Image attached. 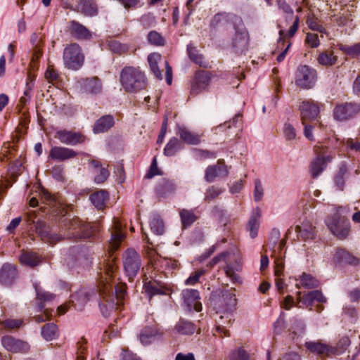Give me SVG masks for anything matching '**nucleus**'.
<instances>
[{"label":"nucleus","mask_w":360,"mask_h":360,"mask_svg":"<svg viewBox=\"0 0 360 360\" xmlns=\"http://www.w3.org/2000/svg\"><path fill=\"white\" fill-rule=\"evenodd\" d=\"M105 271V277L101 278L98 291L101 300L99 304L100 309L104 316H108L112 311L117 309L118 306L122 304L125 289L123 286L116 288L115 285L110 283L113 272L112 267L108 266Z\"/></svg>","instance_id":"1"},{"label":"nucleus","mask_w":360,"mask_h":360,"mask_svg":"<svg viewBox=\"0 0 360 360\" xmlns=\"http://www.w3.org/2000/svg\"><path fill=\"white\" fill-rule=\"evenodd\" d=\"M64 237L70 238H87L93 236L94 227L88 223L83 222L77 217H63L60 220Z\"/></svg>","instance_id":"2"},{"label":"nucleus","mask_w":360,"mask_h":360,"mask_svg":"<svg viewBox=\"0 0 360 360\" xmlns=\"http://www.w3.org/2000/svg\"><path fill=\"white\" fill-rule=\"evenodd\" d=\"M120 82L127 92H136L145 88L146 79L139 68L124 67L120 72Z\"/></svg>","instance_id":"3"},{"label":"nucleus","mask_w":360,"mask_h":360,"mask_svg":"<svg viewBox=\"0 0 360 360\" xmlns=\"http://www.w3.org/2000/svg\"><path fill=\"white\" fill-rule=\"evenodd\" d=\"M30 41L32 44V53L27 72V89L24 91V96H27L28 92L34 87V75L32 73V71L37 69V60L42 55V37L34 32L31 35Z\"/></svg>","instance_id":"4"},{"label":"nucleus","mask_w":360,"mask_h":360,"mask_svg":"<svg viewBox=\"0 0 360 360\" xmlns=\"http://www.w3.org/2000/svg\"><path fill=\"white\" fill-rule=\"evenodd\" d=\"M326 224L331 233L338 239H345L350 233L349 220L337 212L327 217Z\"/></svg>","instance_id":"5"},{"label":"nucleus","mask_w":360,"mask_h":360,"mask_svg":"<svg viewBox=\"0 0 360 360\" xmlns=\"http://www.w3.org/2000/svg\"><path fill=\"white\" fill-rule=\"evenodd\" d=\"M84 61V56L81 47L77 44H71L66 46L63 51V62L65 68L77 70L82 68Z\"/></svg>","instance_id":"6"},{"label":"nucleus","mask_w":360,"mask_h":360,"mask_svg":"<svg viewBox=\"0 0 360 360\" xmlns=\"http://www.w3.org/2000/svg\"><path fill=\"white\" fill-rule=\"evenodd\" d=\"M122 258L124 271L129 279H133L140 270L141 257L134 249H128L123 254Z\"/></svg>","instance_id":"7"},{"label":"nucleus","mask_w":360,"mask_h":360,"mask_svg":"<svg viewBox=\"0 0 360 360\" xmlns=\"http://www.w3.org/2000/svg\"><path fill=\"white\" fill-rule=\"evenodd\" d=\"M316 72L308 65H300L295 72V82L301 89H311L316 82Z\"/></svg>","instance_id":"8"},{"label":"nucleus","mask_w":360,"mask_h":360,"mask_svg":"<svg viewBox=\"0 0 360 360\" xmlns=\"http://www.w3.org/2000/svg\"><path fill=\"white\" fill-rule=\"evenodd\" d=\"M360 112V105L355 103H345L335 106L333 116L336 120L346 121Z\"/></svg>","instance_id":"9"},{"label":"nucleus","mask_w":360,"mask_h":360,"mask_svg":"<svg viewBox=\"0 0 360 360\" xmlns=\"http://www.w3.org/2000/svg\"><path fill=\"white\" fill-rule=\"evenodd\" d=\"M285 241L281 240L278 247L279 251L277 252L276 250L273 251V256L275 257V275L277 277L276 279V286L281 293H283V290L285 287L284 281L280 278L284 269V262L282 257V249L285 247Z\"/></svg>","instance_id":"10"},{"label":"nucleus","mask_w":360,"mask_h":360,"mask_svg":"<svg viewBox=\"0 0 360 360\" xmlns=\"http://www.w3.org/2000/svg\"><path fill=\"white\" fill-rule=\"evenodd\" d=\"M211 79V74L204 70L197 71L191 82L190 94L191 96H196L205 90L209 86Z\"/></svg>","instance_id":"11"},{"label":"nucleus","mask_w":360,"mask_h":360,"mask_svg":"<svg viewBox=\"0 0 360 360\" xmlns=\"http://www.w3.org/2000/svg\"><path fill=\"white\" fill-rule=\"evenodd\" d=\"M184 303L188 311H195L199 312L202 310V306L200 302L199 292L195 289H184L181 292Z\"/></svg>","instance_id":"12"},{"label":"nucleus","mask_w":360,"mask_h":360,"mask_svg":"<svg viewBox=\"0 0 360 360\" xmlns=\"http://www.w3.org/2000/svg\"><path fill=\"white\" fill-rule=\"evenodd\" d=\"M300 115L302 124L307 121L317 119L319 115V105L313 101H304L300 105Z\"/></svg>","instance_id":"13"},{"label":"nucleus","mask_w":360,"mask_h":360,"mask_svg":"<svg viewBox=\"0 0 360 360\" xmlns=\"http://www.w3.org/2000/svg\"><path fill=\"white\" fill-rule=\"evenodd\" d=\"M18 278L15 266L9 263H5L0 269V283L4 286L13 284Z\"/></svg>","instance_id":"14"},{"label":"nucleus","mask_w":360,"mask_h":360,"mask_svg":"<svg viewBox=\"0 0 360 360\" xmlns=\"http://www.w3.org/2000/svg\"><path fill=\"white\" fill-rule=\"evenodd\" d=\"M55 138L58 139L62 143L71 146L83 143L85 139L84 136L81 133L66 130L58 131Z\"/></svg>","instance_id":"15"},{"label":"nucleus","mask_w":360,"mask_h":360,"mask_svg":"<svg viewBox=\"0 0 360 360\" xmlns=\"http://www.w3.org/2000/svg\"><path fill=\"white\" fill-rule=\"evenodd\" d=\"M228 170L224 160H219L217 165L208 166L205 170V179L207 182H212L217 177H225L228 175Z\"/></svg>","instance_id":"16"},{"label":"nucleus","mask_w":360,"mask_h":360,"mask_svg":"<svg viewBox=\"0 0 360 360\" xmlns=\"http://www.w3.org/2000/svg\"><path fill=\"white\" fill-rule=\"evenodd\" d=\"M21 134L19 130L15 132V135H13L12 141L4 143L0 155L6 158H12L15 157V153L18 151V143L20 140Z\"/></svg>","instance_id":"17"},{"label":"nucleus","mask_w":360,"mask_h":360,"mask_svg":"<svg viewBox=\"0 0 360 360\" xmlns=\"http://www.w3.org/2000/svg\"><path fill=\"white\" fill-rule=\"evenodd\" d=\"M93 296H96V293L94 291L79 290L70 296V302L72 304L75 309L80 311Z\"/></svg>","instance_id":"18"},{"label":"nucleus","mask_w":360,"mask_h":360,"mask_svg":"<svg viewBox=\"0 0 360 360\" xmlns=\"http://www.w3.org/2000/svg\"><path fill=\"white\" fill-rule=\"evenodd\" d=\"M77 153L72 149L65 147H53L49 153V157L57 161H64L75 158Z\"/></svg>","instance_id":"19"},{"label":"nucleus","mask_w":360,"mask_h":360,"mask_svg":"<svg viewBox=\"0 0 360 360\" xmlns=\"http://www.w3.org/2000/svg\"><path fill=\"white\" fill-rule=\"evenodd\" d=\"M79 83L86 93L97 94L102 91L101 82L97 77L82 79Z\"/></svg>","instance_id":"20"},{"label":"nucleus","mask_w":360,"mask_h":360,"mask_svg":"<svg viewBox=\"0 0 360 360\" xmlns=\"http://www.w3.org/2000/svg\"><path fill=\"white\" fill-rule=\"evenodd\" d=\"M297 300L299 302H302L305 306L308 307L312 304L314 301L318 302H326V298L323 295L322 292L319 290H313L304 295L301 297V292H297Z\"/></svg>","instance_id":"21"},{"label":"nucleus","mask_w":360,"mask_h":360,"mask_svg":"<svg viewBox=\"0 0 360 360\" xmlns=\"http://www.w3.org/2000/svg\"><path fill=\"white\" fill-rule=\"evenodd\" d=\"M176 134L187 144L197 145L200 143V136L184 126H177Z\"/></svg>","instance_id":"22"},{"label":"nucleus","mask_w":360,"mask_h":360,"mask_svg":"<svg viewBox=\"0 0 360 360\" xmlns=\"http://www.w3.org/2000/svg\"><path fill=\"white\" fill-rule=\"evenodd\" d=\"M75 11L86 16H95L98 14L94 0H78Z\"/></svg>","instance_id":"23"},{"label":"nucleus","mask_w":360,"mask_h":360,"mask_svg":"<svg viewBox=\"0 0 360 360\" xmlns=\"http://www.w3.org/2000/svg\"><path fill=\"white\" fill-rule=\"evenodd\" d=\"M333 158L330 155L326 157L318 156L310 165V173L313 178L318 177L326 167L327 162H330Z\"/></svg>","instance_id":"24"},{"label":"nucleus","mask_w":360,"mask_h":360,"mask_svg":"<svg viewBox=\"0 0 360 360\" xmlns=\"http://www.w3.org/2000/svg\"><path fill=\"white\" fill-rule=\"evenodd\" d=\"M70 29L71 34L77 39H90L91 37V32L77 21L70 22Z\"/></svg>","instance_id":"25"},{"label":"nucleus","mask_w":360,"mask_h":360,"mask_svg":"<svg viewBox=\"0 0 360 360\" xmlns=\"http://www.w3.org/2000/svg\"><path fill=\"white\" fill-rule=\"evenodd\" d=\"M248 32L245 30H236L232 39V46L236 51L244 50L248 43Z\"/></svg>","instance_id":"26"},{"label":"nucleus","mask_w":360,"mask_h":360,"mask_svg":"<svg viewBox=\"0 0 360 360\" xmlns=\"http://www.w3.org/2000/svg\"><path fill=\"white\" fill-rule=\"evenodd\" d=\"M305 347L311 352L321 355L330 356L334 352L333 347L320 342H307Z\"/></svg>","instance_id":"27"},{"label":"nucleus","mask_w":360,"mask_h":360,"mask_svg":"<svg viewBox=\"0 0 360 360\" xmlns=\"http://www.w3.org/2000/svg\"><path fill=\"white\" fill-rule=\"evenodd\" d=\"M114 124V118L111 115H105L99 118L94 124L95 134L103 133L110 129Z\"/></svg>","instance_id":"28"},{"label":"nucleus","mask_w":360,"mask_h":360,"mask_svg":"<svg viewBox=\"0 0 360 360\" xmlns=\"http://www.w3.org/2000/svg\"><path fill=\"white\" fill-rule=\"evenodd\" d=\"M260 210L257 208L251 215L247 224V229L252 238H255L259 228Z\"/></svg>","instance_id":"29"},{"label":"nucleus","mask_w":360,"mask_h":360,"mask_svg":"<svg viewBox=\"0 0 360 360\" xmlns=\"http://www.w3.org/2000/svg\"><path fill=\"white\" fill-rule=\"evenodd\" d=\"M295 231L304 240L313 239L316 236L315 227L309 222H304L302 226H297Z\"/></svg>","instance_id":"30"},{"label":"nucleus","mask_w":360,"mask_h":360,"mask_svg":"<svg viewBox=\"0 0 360 360\" xmlns=\"http://www.w3.org/2000/svg\"><path fill=\"white\" fill-rule=\"evenodd\" d=\"M296 280L297 281V283L295 284V287L297 288H301L303 287L307 289H311L319 286V281L311 275L306 273H302L300 276V278Z\"/></svg>","instance_id":"31"},{"label":"nucleus","mask_w":360,"mask_h":360,"mask_svg":"<svg viewBox=\"0 0 360 360\" xmlns=\"http://www.w3.org/2000/svg\"><path fill=\"white\" fill-rule=\"evenodd\" d=\"M121 224L118 221H115L112 231H111V238L110 242L111 248L113 250H116L119 247L120 243L124 237V234L121 231Z\"/></svg>","instance_id":"32"},{"label":"nucleus","mask_w":360,"mask_h":360,"mask_svg":"<svg viewBox=\"0 0 360 360\" xmlns=\"http://www.w3.org/2000/svg\"><path fill=\"white\" fill-rule=\"evenodd\" d=\"M335 258L337 262L340 263L349 264L354 266L357 265L359 262L358 258L344 249H338L335 252Z\"/></svg>","instance_id":"33"},{"label":"nucleus","mask_w":360,"mask_h":360,"mask_svg":"<svg viewBox=\"0 0 360 360\" xmlns=\"http://www.w3.org/2000/svg\"><path fill=\"white\" fill-rule=\"evenodd\" d=\"M90 200L95 207L101 210L105 207V202L108 200V193L105 190H101L91 194Z\"/></svg>","instance_id":"34"},{"label":"nucleus","mask_w":360,"mask_h":360,"mask_svg":"<svg viewBox=\"0 0 360 360\" xmlns=\"http://www.w3.org/2000/svg\"><path fill=\"white\" fill-rule=\"evenodd\" d=\"M174 330L181 335H191L195 332V326L191 321L181 319L175 325Z\"/></svg>","instance_id":"35"},{"label":"nucleus","mask_w":360,"mask_h":360,"mask_svg":"<svg viewBox=\"0 0 360 360\" xmlns=\"http://www.w3.org/2000/svg\"><path fill=\"white\" fill-rule=\"evenodd\" d=\"M3 346L12 352H18L21 350L22 343L20 340H15L11 336H4L1 340Z\"/></svg>","instance_id":"36"},{"label":"nucleus","mask_w":360,"mask_h":360,"mask_svg":"<svg viewBox=\"0 0 360 360\" xmlns=\"http://www.w3.org/2000/svg\"><path fill=\"white\" fill-rule=\"evenodd\" d=\"M187 51L188 56L192 61L201 67H207V63L204 60L203 56L199 53V51L195 46L192 44H188L187 46Z\"/></svg>","instance_id":"37"},{"label":"nucleus","mask_w":360,"mask_h":360,"mask_svg":"<svg viewBox=\"0 0 360 360\" xmlns=\"http://www.w3.org/2000/svg\"><path fill=\"white\" fill-rule=\"evenodd\" d=\"M161 59V56L156 53L149 54L148 56V61L150 68L154 76L161 80L162 79L161 71L160 70L158 63V60Z\"/></svg>","instance_id":"38"},{"label":"nucleus","mask_w":360,"mask_h":360,"mask_svg":"<svg viewBox=\"0 0 360 360\" xmlns=\"http://www.w3.org/2000/svg\"><path fill=\"white\" fill-rule=\"evenodd\" d=\"M158 332L155 328L152 327H145L140 333V341L143 345H148L154 340Z\"/></svg>","instance_id":"39"},{"label":"nucleus","mask_w":360,"mask_h":360,"mask_svg":"<svg viewBox=\"0 0 360 360\" xmlns=\"http://www.w3.org/2000/svg\"><path fill=\"white\" fill-rule=\"evenodd\" d=\"M184 148L182 143L176 137L172 138L164 149V153L167 156H172Z\"/></svg>","instance_id":"40"},{"label":"nucleus","mask_w":360,"mask_h":360,"mask_svg":"<svg viewBox=\"0 0 360 360\" xmlns=\"http://www.w3.org/2000/svg\"><path fill=\"white\" fill-rule=\"evenodd\" d=\"M41 334L47 341L55 339L58 335L57 326L53 323L45 324L41 328Z\"/></svg>","instance_id":"41"},{"label":"nucleus","mask_w":360,"mask_h":360,"mask_svg":"<svg viewBox=\"0 0 360 360\" xmlns=\"http://www.w3.org/2000/svg\"><path fill=\"white\" fill-rule=\"evenodd\" d=\"M150 226L151 231L156 235H162L165 231L163 221L160 219V216L156 214H153L150 216Z\"/></svg>","instance_id":"42"},{"label":"nucleus","mask_w":360,"mask_h":360,"mask_svg":"<svg viewBox=\"0 0 360 360\" xmlns=\"http://www.w3.org/2000/svg\"><path fill=\"white\" fill-rule=\"evenodd\" d=\"M231 319L229 313H226L224 316H220L219 319L217 320V331L220 333H224L225 336H229V333L225 328L231 324Z\"/></svg>","instance_id":"43"},{"label":"nucleus","mask_w":360,"mask_h":360,"mask_svg":"<svg viewBox=\"0 0 360 360\" xmlns=\"http://www.w3.org/2000/svg\"><path fill=\"white\" fill-rule=\"evenodd\" d=\"M317 60L321 65L331 66L335 64L337 56H334L332 52L324 51L319 54Z\"/></svg>","instance_id":"44"},{"label":"nucleus","mask_w":360,"mask_h":360,"mask_svg":"<svg viewBox=\"0 0 360 360\" xmlns=\"http://www.w3.org/2000/svg\"><path fill=\"white\" fill-rule=\"evenodd\" d=\"M180 217L184 228L190 226L198 219L192 211L188 210H182L180 212Z\"/></svg>","instance_id":"45"},{"label":"nucleus","mask_w":360,"mask_h":360,"mask_svg":"<svg viewBox=\"0 0 360 360\" xmlns=\"http://www.w3.org/2000/svg\"><path fill=\"white\" fill-rule=\"evenodd\" d=\"M41 257L32 252H24V265L34 267L41 263Z\"/></svg>","instance_id":"46"},{"label":"nucleus","mask_w":360,"mask_h":360,"mask_svg":"<svg viewBox=\"0 0 360 360\" xmlns=\"http://www.w3.org/2000/svg\"><path fill=\"white\" fill-rule=\"evenodd\" d=\"M37 290V298L40 301L39 303V308L41 311L44 308V303L50 302L55 298V295L49 292L36 290Z\"/></svg>","instance_id":"47"},{"label":"nucleus","mask_w":360,"mask_h":360,"mask_svg":"<svg viewBox=\"0 0 360 360\" xmlns=\"http://www.w3.org/2000/svg\"><path fill=\"white\" fill-rule=\"evenodd\" d=\"M42 199L51 207L52 212H56L57 214L60 212V211L58 210L57 206L58 205V203L56 202L55 197L51 195L48 191H43Z\"/></svg>","instance_id":"48"},{"label":"nucleus","mask_w":360,"mask_h":360,"mask_svg":"<svg viewBox=\"0 0 360 360\" xmlns=\"http://www.w3.org/2000/svg\"><path fill=\"white\" fill-rule=\"evenodd\" d=\"M22 163L20 160H17L8 169V175L10 179L14 182L18 176L22 173L21 166Z\"/></svg>","instance_id":"49"},{"label":"nucleus","mask_w":360,"mask_h":360,"mask_svg":"<svg viewBox=\"0 0 360 360\" xmlns=\"http://www.w3.org/2000/svg\"><path fill=\"white\" fill-rule=\"evenodd\" d=\"M350 345V340L348 337H342L340 339L339 342L337 344L335 347H333L334 349V352L332 354H341L343 353L347 348V347Z\"/></svg>","instance_id":"50"},{"label":"nucleus","mask_w":360,"mask_h":360,"mask_svg":"<svg viewBox=\"0 0 360 360\" xmlns=\"http://www.w3.org/2000/svg\"><path fill=\"white\" fill-rule=\"evenodd\" d=\"M223 190L217 186H210L205 193V200L210 201L216 198H217L221 193H222Z\"/></svg>","instance_id":"51"},{"label":"nucleus","mask_w":360,"mask_h":360,"mask_svg":"<svg viewBox=\"0 0 360 360\" xmlns=\"http://www.w3.org/2000/svg\"><path fill=\"white\" fill-rule=\"evenodd\" d=\"M44 76L49 82L52 83L54 85L58 83L59 75L53 66L49 65L48 67Z\"/></svg>","instance_id":"52"},{"label":"nucleus","mask_w":360,"mask_h":360,"mask_svg":"<svg viewBox=\"0 0 360 360\" xmlns=\"http://www.w3.org/2000/svg\"><path fill=\"white\" fill-rule=\"evenodd\" d=\"M144 290L148 294L149 298L155 295L162 294V290L158 286V285L150 281L144 284Z\"/></svg>","instance_id":"53"},{"label":"nucleus","mask_w":360,"mask_h":360,"mask_svg":"<svg viewBox=\"0 0 360 360\" xmlns=\"http://www.w3.org/2000/svg\"><path fill=\"white\" fill-rule=\"evenodd\" d=\"M283 134L286 141H292L296 138V130L291 124L285 123L283 126Z\"/></svg>","instance_id":"54"},{"label":"nucleus","mask_w":360,"mask_h":360,"mask_svg":"<svg viewBox=\"0 0 360 360\" xmlns=\"http://www.w3.org/2000/svg\"><path fill=\"white\" fill-rule=\"evenodd\" d=\"M340 49L349 56H356L360 55V43L353 46H341Z\"/></svg>","instance_id":"55"},{"label":"nucleus","mask_w":360,"mask_h":360,"mask_svg":"<svg viewBox=\"0 0 360 360\" xmlns=\"http://www.w3.org/2000/svg\"><path fill=\"white\" fill-rule=\"evenodd\" d=\"M149 42L155 46H161L164 44V39L160 34L155 31H151L148 34Z\"/></svg>","instance_id":"56"},{"label":"nucleus","mask_w":360,"mask_h":360,"mask_svg":"<svg viewBox=\"0 0 360 360\" xmlns=\"http://www.w3.org/2000/svg\"><path fill=\"white\" fill-rule=\"evenodd\" d=\"M205 269H199L191 274V276L186 280L185 284L193 285L199 281V278L205 274Z\"/></svg>","instance_id":"57"},{"label":"nucleus","mask_w":360,"mask_h":360,"mask_svg":"<svg viewBox=\"0 0 360 360\" xmlns=\"http://www.w3.org/2000/svg\"><path fill=\"white\" fill-rule=\"evenodd\" d=\"M1 325L8 330H13L19 328L22 322L21 320H17V319H6L4 321H0Z\"/></svg>","instance_id":"58"},{"label":"nucleus","mask_w":360,"mask_h":360,"mask_svg":"<svg viewBox=\"0 0 360 360\" xmlns=\"http://www.w3.org/2000/svg\"><path fill=\"white\" fill-rule=\"evenodd\" d=\"M307 24L309 28L314 31H317L320 33H325L326 30L321 25H319L316 19L313 17H309L307 20Z\"/></svg>","instance_id":"59"},{"label":"nucleus","mask_w":360,"mask_h":360,"mask_svg":"<svg viewBox=\"0 0 360 360\" xmlns=\"http://www.w3.org/2000/svg\"><path fill=\"white\" fill-rule=\"evenodd\" d=\"M264 195V188L259 179L255 181L254 199L258 202L261 200Z\"/></svg>","instance_id":"60"},{"label":"nucleus","mask_w":360,"mask_h":360,"mask_svg":"<svg viewBox=\"0 0 360 360\" xmlns=\"http://www.w3.org/2000/svg\"><path fill=\"white\" fill-rule=\"evenodd\" d=\"M230 360H250L249 354L242 348L232 352Z\"/></svg>","instance_id":"61"},{"label":"nucleus","mask_w":360,"mask_h":360,"mask_svg":"<svg viewBox=\"0 0 360 360\" xmlns=\"http://www.w3.org/2000/svg\"><path fill=\"white\" fill-rule=\"evenodd\" d=\"M194 153L197 158L204 160L207 158H215V153L209 150H204L201 149H195Z\"/></svg>","instance_id":"62"},{"label":"nucleus","mask_w":360,"mask_h":360,"mask_svg":"<svg viewBox=\"0 0 360 360\" xmlns=\"http://www.w3.org/2000/svg\"><path fill=\"white\" fill-rule=\"evenodd\" d=\"M108 176L109 172L105 168L101 167L99 169V173L96 174L94 177V181L96 184H102L105 181H106Z\"/></svg>","instance_id":"63"},{"label":"nucleus","mask_w":360,"mask_h":360,"mask_svg":"<svg viewBox=\"0 0 360 360\" xmlns=\"http://www.w3.org/2000/svg\"><path fill=\"white\" fill-rule=\"evenodd\" d=\"M345 145L351 150L360 153V142L356 139H347Z\"/></svg>","instance_id":"64"}]
</instances>
